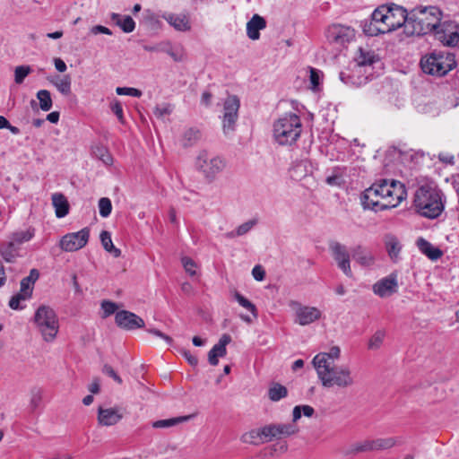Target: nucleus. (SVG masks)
Listing matches in <instances>:
<instances>
[{"instance_id": "31", "label": "nucleus", "mask_w": 459, "mask_h": 459, "mask_svg": "<svg viewBox=\"0 0 459 459\" xmlns=\"http://www.w3.org/2000/svg\"><path fill=\"white\" fill-rule=\"evenodd\" d=\"M48 80L63 95H69L71 93L72 79L69 74L64 76L55 75L48 77Z\"/></svg>"}, {"instance_id": "1", "label": "nucleus", "mask_w": 459, "mask_h": 459, "mask_svg": "<svg viewBox=\"0 0 459 459\" xmlns=\"http://www.w3.org/2000/svg\"><path fill=\"white\" fill-rule=\"evenodd\" d=\"M414 205L421 216L437 218L444 210L442 192L430 185L421 186L415 192Z\"/></svg>"}, {"instance_id": "45", "label": "nucleus", "mask_w": 459, "mask_h": 459, "mask_svg": "<svg viewBox=\"0 0 459 459\" xmlns=\"http://www.w3.org/2000/svg\"><path fill=\"white\" fill-rule=\"evenodd\" d=\"M386 13H388L387 5H381L372 13L370 19L380 27L381 24L385 26V17H387Z\"/></svg>"}, {"instance_id": "7", "label": "nucleus", "mask_w": 459, "mask_h": 459, "mask_svg": "<svg viewBox=\"0 0 459 459\" xmlns=\"http://www.w3.org/2000/svg\"><path fill=\"white\" fill-rule=\"evenodd\" d=\"M195 167L206 180L212 182L223 170L225 161L221 157L211 155L207 151L203 150L198 153Z\"/></svg>"}, {"instance_id": "12", "label": "nucleus", "mask_w": 459, "mask_h": 459, "mask_svg": "<svg viewBox=\"0 0 459 459\" xmlns=\"http://www.w3.org/2000/svg\"><path fill=\"white\" fill-rule=\"evenodd\" d=\"M90 237V230L88 228L68 233L65 235L60 240V247L65 252H74L82 248L88 243Z\"/></svg>"}, {"instance_id": "6", "label": "nucleus", "mask_w": 459, "mask_h": 459, "mask_svg": "<svg viewBox=\"0 0 459 459\" xmlns=\"http://www.w3.org/2000/svg\"><path fill=\"white\" fill-rule=\"evenodd\" d=\"M32 322L45 342H54L59 331V322L52 307L46 305L39 306L35 311Z\"/></svg>"}, {"instance_id": "54", "label": "nucleus", "mask_w": 459, "mask_h": 459, "mask_svg": "<svg viewBox=\"0 0 459 459\" xmlns=\"http://www.w3.org/2000/svg\"><path fill=\"white\" fill-rule=\"evenodd\" d=\"M116 92L118 95H127L135 98H140L143 94L140 90L132 87H117Z\"/></svg>"}, {"instance_id": "33", "label": "nucleus", "mask_w": 459, "mask_h": 459, "mask_svg": "<svg viewBox=\"0 0 459 459\" xmlns=\"http://www.w3.org/2000/svg\"><path fill=\"white\" fill-rule=\"evenodd\" d=\"M19 247L13 241H8L0 247V254L3 259L7 263H13L18 256Z\"/></svg>"}, {"instance_id": "64", "label": "nucleus", "mask_w": 459, "mask_h": 459, "mask_svg": "<svg viewBox=\"0 0 459 459\" xmlns=\"http://www.w3.org/2000/svg\"><path fill=\"white\" fill-rule=\"evenodd\" d=\"M325 182L329 186H340L342 183V177L340 175L333 174L332 176H328L325 178Z\"/></svg>"}, {"instance_id": "25", "label": "nucleus", "mask_w": 459, "mask_h": 459, "mask_svg": "<svg viewBox=\"0 0 459 459\" xmlns=\"http://www.w3.org/2000/svg\"><path fill=\"white\" fill-rule=\"evenodd\" d=\"M266 27V21L259 14H254L253 17L247 23V34L252 40H256L260 38V30Z\"/></svg>"}, {"instance_id": "56", "label": "nucleus", "mask_w": 459, "mask_h": 459, "mask_svg": "<svg viewBox=\"0 0 459 459\" xmlns=\"http://www.w3.org/2000/svg\"><path fill=\"white\" fill-rule=\"evenodd\" d=\"M110 109L117 116L119 122L124 123L123 108L121 103L117 100H115L110 104Z\"/></svg>"}, {"instance_id": "5", "label": "nucleus", "mask_w": 459, "mask_h": 459, "mask_svg": "<svg viewBox=\"0 0 459 459\" xmlns=\"http://www.w3.org/2000/svg\"><path fill=\"white\" fill-rule=\"evenodd\" d=\"M322 385L326 388H349L355 383L351 369L347 365H330L315 368Z\"/></svg>"}, {"instance_id": "21", "label": "nucleus", "mask_w": 459, "mask_h": 459, "mask_svg": "<svg viewBox=\"0 0 459 459\" xmlns=\"http://www.w3.org/2000/svg\"><path fill=\"white\" fill-rule=\"evenodd\" d=\"M231 342L230 335L224 333L219 342L208 352V361L211 365L216 366L219 363V358L224 357L227 353L226 346Z\"/></svg>"}, {"instance_id": "19", "label": "nucleus", "mask_w": 459, "mask_h": 459, "mask_svg": "<svg viewBox=\"0 0 459 459\" xmlns=\"http://www.w3.org/2000/svg\"><path fill=\"white\" fill-rule=\"evenodd\" d=\"M373 292L380 298H387L397 292L398 283L396 276L391 274L377 281L372 287Z\"/></svg>"}, {"instance_id": "47", "label": "nucleus", "mask_w": 459, "mask_h": 459, "mask_svg": "<svg viewBox=\"0 0 459 459\" xmlns=\"http://www.w3.org/2000/svg\"><path fill=\"white\" fill-rule=\"evenodd\" d=\"M374 451L385 450L393 447L395 445V440L393 437L373 439Z\"/></svg>"}, {"instance_id": "57", "label": "nucleus", "mask_w": 459, "mask_h": 459, "mask_svg": "<svg viewBox=\"0 0 459 459\" xmlns=\"http://www.w3.org/2000/svg\"><path fill=\"white\" fill-rule=\"evenodd\" d=\"M172 112V108L169 104L155 107L153 113L158 118H163L166 115Z\"/></svg>"}, {"instance_id": "40", "label": "nucleus", "mask_w": 459, "mask_h": 459, "mask_svg": "<svg viewBox=\"0 0 459 459\" xmlns=\"http://www.w3.org/2000/svg\"><path fill=\"white\" fill-rule=\"evenodd\" d=\"M34 236V229L29 228L26 230H19L13 232L10 240L13 241L16 246H19L24 242L30 240Z\"/></svg>"}, {"instance_id": "11", "label": "nucleus", "mask_w": 459, "mask_h": 459, "mask_svg": "<svg viewBox=\"0 0 459 459\" xmlns=\"http://www.w3.org/2000/svg\"><path fill=\"white\" fill-rule=\"evenodd\" d=\"M387 17H385V27L387 28V32L394 30L403 25H405L407 28L411 27V24H409L410 15L407 13L405 8L392 4L387 6Z\"/></svg>"}, {"instance_id": "37", "label": "nucleus", "mask_w": 459, "mask_h": 459, "mask_svg": "<svg viewBox=\"0 0 459 459\" xmlns=\"http://www.w3.org/2000/svg\"><path fill=\"white\" fill-rule=\"evenodd\" d=\"M287 395L288 389L279 383H273L268 389V397L272 402H278Z\"/></svg>"}, {"instance_id": "55", "label": "nucleus", "mask_w": 459, "mask_h": 459, "mask_svg": "<svg viewBox=\"0 0 459 459\" xmlns=\"http://www.w3.org/2000/svg\"><path fill=\"white\" fill-rule=\"evenodd\" d=\"M34 283L35 282H31L30 278L24 277L20 283L21 292H24L27 296H32Z\"/></svg>"}, {"instance_id": "22", "label": "nucleus", "mask_w": 459, "mask_h": 459, "mask_svg": "<svg viewBox=\"0 0 459 459\" xmlns=\"http://www.w3.org/2000/svg\"><path fill=\"white\" fill-rule=\"evenodd\" d=\"M341 356V349L339 346H333L327 352H319L313 360L314 368L334 365V360L339 359Z\"/></svg>"}, {"instance_id": "63", "label": "nucleus", "mask_w": 459, "mask_h": 459, "mask_svg": "<svg viewBox=\"0 0 459 459\" xmlns=\"http://www.w3.org/2000/svg\"><path fill=\"white\" fill-rule=\"evenodd\" d=\"M252 275L256 281H263L265 272L260 265H255L252 270Z\"/></svg>"}, {"instance_id": "62", "label": "nucleus", "mask_w": 459, "mask_h": 459, "mask_svg": "<svg viewBox=\"0 0 459 459\" xmlns=\"http://www.w3.org/2000/svg\"><path fill=\"white\" fill-rule=\"evenodd\" d=\"M91 33H92L94 35H97L100 33L112 35V31L108 28L102 26V25H95V26L91 27Z\"/></svg>"}, {"instance_id": "48", "label": "nucleus", "mask_w": 459, "mask_h": 459, "mask_svg": "<svg viewBox=\"0 0 459 459\" xmlns=\"http://www.w3.org/2000/svg\"><path fill=\"white\" fill-rule=\"evenodd\" d=\"M31 69L29 65H19L14 70V81L17 84L23 82L24 79L30 74Z\"/></svg>"}, {"instance_id": "13", "label": "nucleus", "mask_w": 459, "mask_h": 459, "mask_svg": "<svg viewBox=\"0 0 459 459\" xmlns=\"http://www.w3.org/2000/svg\"><path fill=\"white\" fill-rule=\"evenodd\" d=\"M360 202L364 209L375 212L393 208V204L390 202H383L374 184L361 194Z\"/></svg>"}, {"instance_id": "39", "label": "nucleus", "mask_w": 459, "mask_h": 459, "mask_svg": "<svg viewBox=\"0 0 459 459\" xmlns=\"http://www.w3.org/2000/svg\"><path fill=\"white\" fill-rule=\"evenodd\" d=\"M190 416H181V417H176V418H170L166 420H159L156 421H153L152 423V428L154 429H167L173 427L178 423L186 421Z\"/></svg>"}, {"instance_id": "61", "label": "nucleus", "mask_w": 459, "mask_h": 459, "mask_svg": "<svg viewBox=\"0 0 459 459\" xmlns=\"http://www.w3.org/2000/svg\"><path fill=\"white\" fill-rule=\"evenodd\" d=\"M182 264H183L184 268L186 269V271L188 272L190 274H195V262L191 258H189V257H183L182 258Z\"/></svg>"}, {"instance_id": "20", "label": "nucleus", "mask_w": 459, "mask_h": 459, "mask_svg": "<svg viewBox=\"0 0 459 459\" xmlns=\"http://www.w3.org/2000/svg\"><path fill=\"white\" fill-rule=\"evenodd\" d=\"M123 419V413L119 408L98 409V423L100 426L109 427L118 423Z\"/></svg>"}, {"instance_id": "16", "label": "nucleus", "mask_w": 459, "mask_h": 459, "mask_svg": "<svg viewBox=\"0 0 459 459\" xmlns=\"http://www.w3.org/2000/svg\"><path fill=\"white\" fill-rule=\"evenodd\" d=\"M291 307L295 310V323L302 326L317 321L322 316L321 311L316 307L302 306L296 301L291 302Z\"/></svg>"}, {"instance_id": "23", "label": "nucleus", "mask_w": 459, "mask_h": 459, "mask_svg": "<svg viewBox=\"0 0 459 459\" xmlns=\"http://www.w3.org/2000/svg\"><path fill=\"white\" fill-rule=\"evenodd\" d=\"M355 61L356 72L361 73L363 67L370 66L376 62H379V57L374 51L359 48L357 51Z\"/></svg>"}, {"instance_id": "43", "label": "nucleus", "mask_w": 459, "mask_h": 459, "mask_svg": "<svg viewBox=\"0 0 459 459\" xmlns=\"http://www.w3.org/2000/svg\"><path fill=\"white\" fill-rule=\"evenodd\" d=\"M374 451L372 440L367 439L361 442H357L353 444L351 447L350 453L351 454H359L365 452Z\"/></svg>"}, {"instance_id": "30", "label": "nucleus", "mask_w": 459, "mask_h": 459, "mask_svg": "<svg viewBox=\"0 0 459 459\" xmlns=\"http://www.w3.org/2000/svg\"><path fill=\"white\" fill-rule=\"evenodd\" d=\"M52 204L55 207L56 216L63 218L69 212V204L66 197L61 193L52 195Z\"/></svg>"}, {"instance_id": "58", "label": "nucleus", "mask_w": 459, "mask_h": 459, "mask_svg": "<svg viewBox=\"0 0 459 459\" xmlns=\"http://www.w3.org/2000/svg\"><path fill=\"white\" fill-rule=\"evenodd\" d=\"M102 372L113 378L117 383L122 384L121 377L117 374V372L113 369V368L108 364H105L102 368Z\"/></svg>"}, {"instance_id": "49", "label": "nucleus", "mask_w": 459, "mask_h": 459, "mask_svg": "<svg viewBox=\"0 0 459 459\" xmlns=\"http://www.w3.org/2000/svg\"><path fill=\"white\" fill-rule=\"evenodd\" d=\"M99 210L101 217H108L112 211L111 201L108 197H101L99 200Z\"/></svg>"}, {"instance_id": "8", "label": "nucleus", "mask_w": 459, "mask_h": 459, "mask_svg": "<svg viewBox=\"0 0 459 459\" xmlns=\"http://www.w3.org/2000/svg\"><path fill=\"white\" fill-rule=\"evenodd\" d=\"M374 186L378 190L383 202H390L393 208L396 207L407 195L404 185L394 179L391 181L383 179L375 183Z\"/></svg>"}, {"instance_id": "28", "label": "nucleus", "mask_w": 459, "mask_h": 459, "mask_svg": "<svg viewBox=\"0 0 459 459\" xmlns=\"http://www.w3.org/2000/svg\"><path fill=\"white\" fill-rule=\"evenodd\" d=\"M351 255L353 259L362 266H371L375 263L373 254L361 246L354 247Z\"/></svg>"}, {"instance_id": "29", "label": "nucleus", "mask_w": 459, "mask_h": 459, "mask_svg": "<svg viewBox=\"0 0 459 459\" xmlns=\"http://www.w3.org/2000/svg\"><path fill=\"white\" fill-rule=\"evenodd\" d=\"M264 430H265V426L263 428L252 429L249 432L245 433L241 440L244 443L251 444V445H259L264 442H269L267 434H264Z\"/></svg>"}, {"instance_id": "32", "label": "nucleus", "mask_w": 459, "mask_h": 459, "mask_svg": "<svg viewBox=\"0 0 459 459\" xmlns=\"http://www.w3.org/2000/svg\"><path fill=\"white\" fill-rule=\"evenodd\" d=\"M110 17L114 23L118 26L125 33H130L134 30L135 22L131 16L112 13Z\"/></svg>"}, {"instance_id": "44", "label": "nucleus", "mask_w": 459, "mask_h": 459, "mask_svg": "<svg viewBox=\"0 0 459 459\" xmlns=\"http://www.w3.org/2000/svg\"><path fill=\"white\" fill-rule=\"evenodd\" d=\"M31 296H27L24 292H21V290L13 295L9 300V307L13 310H22L24 308V306L21 305L22 301H25L30 299Z\"/></svg>"}, {"instance_id": "15", "label": "nucleus", "mask_w": 459, "mask_h": 459, "mask_svg": "<svg viewBox=\"0 0 459 459\" xmlns=\"http://www.w3.org/2000/svg\"><path fill=\"white\" fill-rule=\"evenodd\" d=\"M437 39L446 46H459V32L457 25L452 21L440 22L437 30L434 31Z\"/></svg>"}, {"instance_id": "26", "label": "nucleus", "mask_w": 459, "mask_h": 459, "mask_svg": "<svg viewBox=\"0 0 459 459\" xmlns=\"http://www.w3.org/2000/svg\"><path fill=\"white\" fill-rule=\"evenodd\" d=\"M361 73L356 72V68L354 67L351 71H342L340 73L339 77L340 80L350 86L359 87L365 83H367L368 76L361 75Z\"/></svg>"}, {"instance_id": "50", "label": "nucleus", "mask_w": 459, "mask_h": 459, "mask_svg": "<svg viewBox=\"0 0 459 459\" xmlns=\"http://www.w3.org/2000/svg\"><path fill=\"white\" fill-rule=\"evenodd\" d=\"M101 309L103 311L102 317L106 318L116 313V311L118 309V306L113 301L103 300L101 302Z\"/></svg>"}, {"instance_id": "42", "label": "nucleus", "mask_w": 459, "mask_h": 459, "mask_svg": "<svg viewBox=\"0 0 459 459\" xmlns=\"http://www.w3.org/2000/svg\"><path fill=\"white\" fill-rule=\"evenodd\" d=\"M43 398V391L39 387H33L30 390V407L32 411L37 410L41 403Z\"/></svg>"}, {"instance_id": "2", "label": "nucleus", "mask_w": 459, "mask_h": 459, "mask_svg": "<svg viewBox=\"0 0 459 459\" xmlns=\"http://www.w3.org/2000/svg\"><path fill=\"white\" fill-rule=\"evenodd\" d=\"M301 132V119L294 113L284 114L273 125V138L279 145L291 146L300 137Z\"/></svg>"}, {"instance_id": "41", "label": "nucleus", "mask_w": 459, "mask_h": 459, "mask_svg": "<svg viewBox=\"0 0 459 459\" xmlns=\"http://www.w3.org/2000/svg\"><path fill=\"white\" fill-rule=\"evenodd\" d=\"M39 107L43 111H48L52 108L51 94L48 90H40L37 92Z\"/></svg>"}, {"instance_id": "59", "label": "nucleus", "mask_w": 459, "mask_h": 459, "mask_svg": "<svg viewBox=\"0 0 459 459\" xmlns=\"http://www.w3.org/2000/svg\"><path fill=\"white\" fill-rule=\"evenodd\" d=\"M147 332L157 336V337L163 339L169 345H171L173 342V340L170 336L165 334L164 333H162L161 331H160L158 329L149 328V329H147Z\"/></svg>"}, {"instance_id": "36", "label": "nucleus", "mask_w": 459, "mask_h": 459, "mask_svg": "<svg viewBox=\"0 0 459 459\" xmlns=\"http://www.w3.org/2000/svg\"><path fill=\"white\" fill-rule=\"evenodd\" d=\"M386 30H387V28L385 25L381 24V27H380L377 23L374 22L371 19L366 20L362 23L363 32L366 35L370 36V37L377 36V35L382 34V33H385V32H387Z\"/></svg>"}, {"instance_id": "17", "label": "nucleus", "mask_w": 459, "mask_h": 459, "mask_svg": "<svg viewBox=\"0 0 459 459\" xmlns=\"http://www.w3.org/2000/svg\"><path fill=\"white\" fill-rule=\"evenodd\" d=\"M115 322L122 329L132 331L144 326V321L133 312L120 310L116 313Z\"/></svg>"}, {"instance_id": "46", "label": "nucleus", "mask_w": 459, "mask_h": 459, "mask_svg": "<svg viewBox=\"0 0 459 459\" xmlns=\"http://www.w3.org/2000/svg\"><path fill=\"white\" fill-rule=\"evenodd\" d=\"M234 298L241 307L250 311L255 317H257V309L251 301H249L238 291H235Z\"/></svg>"}, {"instance_id": "35", "label": "nucleus", "mask_w": 459, "mask_h": 459, "mask_svg": "<svg viewBox=\"0 0 459 459\" xmlns=\"http://www.w3.org/2000/svg\"><path fill=\"white\" fill-rule=\"evenodd\" d=\"M385 247L390 258L393 261L396 262L399 257L400 251L402 249V247L397 238L394 236H387L385 238Z\"/></svg>"}, {"instance_id": "3", "label": "nucleus", "mask_w": 459, "mask_h": 459, "mask_svg": "<svg viewBox=\"0 0 459 459\" xmlns=\"http://www.w3.org/2000/svg\"><path fill=\"white\" fill-rule=\"evenodd\" d=\"M442 12L437 6L418 7L409 16L411 33L425 35L434 32L440 25Z\"/></svg>"}, {"instance_id": "53", "label": "nucleus", "mask_w": 459, "mask_h": 459, "mask_svg": "<svg viewBox=\"0 0 459 459\" xmlns=\"http://www.w3.org/2000/svg\"><path fill=\"white\" fill-rule=\"evenodd\" d=\"M94 154L96 157L101 160L104 164L110 165L112 163V157L108 153V150L104 147H97L94 151Z\"/></svg>"}, {"instance_id": "18", "label": "nucleus", "mask_w": 459, "mask_h": 459, "mask_svg": "<svg viewBox=\"0 0 459 459\" xmlns=\"http://www.w3.org/2000/svg\"><path fill=\"white\" fill-rule=\"evenodd\" d=\"M299 427L296 423L269 424L265 426L264 434L266 433L268 440L280 439L296 434Z\"/></svg>"}, {"instance_id": "24", "label": "nucleus", "mask_w": 459, "mask_h": 459, "mask_svg": "<svg viewBox=\"0 0 459 459\" xmlns=\"http://www.w3.org/2000/svg\"><path fill=\"white\" fill-rule=\"evenodd\" d=\"M160 17L167 21L170 26L178 31H187L191 29L189 19L185 14L164 13L160 15Z\"/></svg>"}, {"instance_id": "52", "label": "nucleus", "mask_w": 459, "mask_h": 459, "mask_svg": "<svg viewBox=\"0 0 459 459\" xmlns=\"http://www.w3.org/2000/svg\"><path fill=\"white\" fill-rule=\"evenodd\" d=\"M385 333L382 331L376 332L368 342V348L371 350H376L380 347L384 341Z\"/></svg>"}, {"instance_id": "60", "label": "nucleus", "mask_w": 459, "mask_h": 459, "mask_svg": "<svg viewBox=\"0 0 459 459\" xmlns=\"http://www.w3.org/2000/svg\"><path fill=\"white\" fill-rule=\"evenodd\" d=\"M309 79L313 89H316L320 83V72L315 68H310Z\"/></svg>"}, {"instance_id": "10", "label": "nucleus", "mask_w": 459, "mask_h": 459, "mask_svg": "<svg viewBox=\"0 0 459 459\" xmlns=\"http://www.w3.org/2000/svg\"><path fill=\"white\" fill-rule=\"evenodd\" d=\"M325 37L330 44L344 47L355 38V30L351 26L332 24L327 28Z\"/></svg>"}, {"instance_id": "9", "label": "nucleus", "mask_w": 459, "mask_h": 459, "mask_svg": "<svg viewBox=\"0 0 459 459\" xmlns=\"http://www.w3.org/2000/svg\"><path fill=\"white\" fill-rule=\"evenodd\" d=\"M239 100L235 95L229 96L223 103L222 128L225 135L235 131L238 118Z\"/></svg>"}, {"instance_id": "4", "label": "nucleus", "mask_w": 459, "mask_h": 459, "mask_svg": "<svg viewBox=\"0 0 459 459\" xmlns=\"http://www.w3.org/2000/svg\"><path fill=\"white\" fill-rule=\"evenodd\" d=\"M420 68L424 74L444 76L456 65L455 55L444 50H432L421 56Z\"/></svg>"}, {"instance_id": "14", "label": "nucleus", "mask_w": 459, "mask_h": 459, "mask_svg": "<svg viewBox=\"0 0 459 459\" xmlns=\"http://www.w3.org/2000/svg\"><path fill=\"white\" fill-rule=\"evenodd\" d=\"M329 249L338 268L342 270L347 277H352L350 254L347 247L337 241H333L329 245Z\"/></svg>"}, {"instance_id": "34", "label": "nucleus", "mask_w": 459, "mask_h": 459, "mask_svg": "<svg viewBox=\"0 0 459 459\" xmlns=\"http://www.w3.org/2000/svg\"><path fill=\"white\" fill-rule=\"evenodd\" d=\"M201 138V132L195 127L186 129L181 138V143L184 147H190L197 143Z\"/></svg>"}, {"instance_id": "38", "label": "nucleus", "mask_w": 459, "mask_h": 459, "mask_svg": "<svg viewBox=\"0 0 459 459\" xmlns=\"http://www.w3.org/2000/svg\"><path fill=\"white\" fill-rule=\"evenodd\" d=\"M100 241L103 248L112 254L114 257H119L121 255V250L113 245L111 235L108 231L103 230L100 233Z\"/></svg>"}, {"instance_id": "51", "label": "nucleus", "mask_w": 459, "mask_h": 459, "mask_svg": "<svg viewBox=\"0 0 459 459\" xmlns=\"http://www.w3.org/2000/svg\"><path fill=\"white\" fill-rule=\"evenodd\" d=\"M258 223L257 219L249 220L237 228V234L239 237L246 235L248 233L256 224Z\"/></svg>"}, {"instance_id": "27", "label": "nucleus", "mask_w": 459, "mask_h": 459, "mask_svg": "<svg viewBox=\"0 0 459 459\" xmlns=\"http://www.w3.org/2000/svg\"><path fill=\"white\" fill-rule=\"evenodd\" d=\"M416 245L419 250L432 261H436L443 255V252L438 247H433L430 242L423 238H419Z\"/></svg>"}]
</instances>
